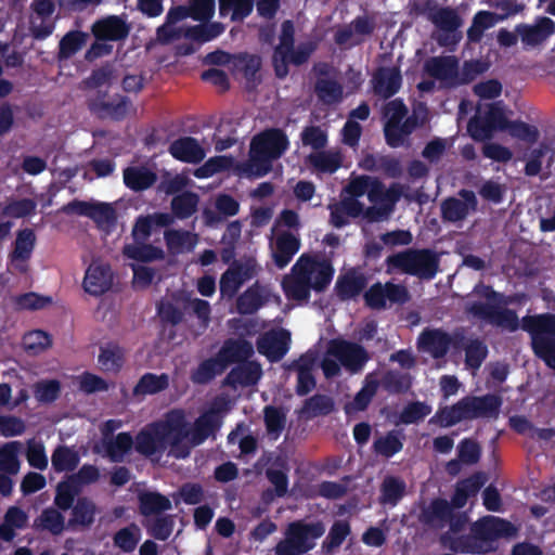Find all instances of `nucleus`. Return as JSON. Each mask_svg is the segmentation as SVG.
<instances>
[{
  "mask_svg": "<svg viewBox=\"0 0 555 555\" xmlns=\"http://www.w3.org/2000/svg\"><path fill=\"white\" fill-rule=\"evenodd\" d=\"M516 534L517 528L511 521L489 515L473 522L467 534L442 533L440 544L454 553L486 555L498 550L500 539H511Z\"/></svg>",
  "mask_w": 555,
  "mask_h": 555,
  "instance_id": "1",
  "label": "nucleus"
},
{
  "mask_svg": "<svg viewBox=\"0 0 555 555\" xmlns=\"http://www.w3.org/2000/svg\"><path fill=\"white\" fill-rule=\"evenodd\" d=\"M474 293L487 299L488 302H472L467 308L468 313L509 332H516L519 328L518 315L515 310L506 308L511 300L503 293L494 291L492 286L482 282L474 287Z\"/></svg>",
  "mask_w": 555,
  "mask_h": 555,
  "instance_id": "2",
  "label": "nucleus"
},
{
  "mask_svg": "<svg viewBox=\"0 0 555 555\" xmlns=\"http://www.w3.org/2000/svg\"><path fill=\"white\" fill-rule=\"evenodd\" d=\"M387 274H406L421 281H431L440 268V255L431 248L409 247L385 259Z\"/></svg>",
  "mask_w": 555,
  "mask_h": 555,
  "instance_id": "3",
  "label": "nucleus"
},
{
  "mask_svg": "<svg viewBox=\"0 0 555 555\" xmlns=\"http://www.w3.org/2000/svg\"><path fill=\"white\" fill-rule=\"evenodd\" d=\"M313 41L300 42L295 47V26L293 21L286 20L281 25L279 43L272 53V67L279 79H284L289 74V65L301 66L306 64L315 51Z\"/></svg>",
  "mask_w": 555,
  "mask_h": 555,
  "instance_id": "4",
  "label": "nucleus"
},
{
  "mask_svg": "<svg viewBox=\"0 0 555 555\" xmlns=\"http://www.w3.org/2000/svg\"><path fill=\"white\" fill-rule=\"evenodd\" d=\"M521 327L530 335L534 356L555 371V313L524 317Z\"/></svg>",
  "mask_w": 555,
  "mask_h": 555,
  "instance_id": "5",
  "label": "nucleus"
},
{
  "mask_svg": "<svg viewBox=\"0 0 555 555\" xmlns=\"http://www.w3.org/2000/svg\"><path fill=\"white\" fill-rule=\"evenodd\" d=\"M408 113V106L402 99L391 100L384 105V137L388 146H403L414 130L422 126L415 114L409 116Z\"/></svg>",
  "mask_w": 555,
  "mask_h": 555,
  "instance_id": "6",
  "label": "nucleus"
},
{
  "mask_svg": "<svg viewBox=\"0 0 555 555\" xmlns=\"http://www.w3.org/2000/svg\"><path fill=\"white\" fill-rule=\"evenodd\" d=\"M325 532L322 521L295 520L287 525L284 538L274 546V555H304L314 548L315 540Z\"/></svg>",
  "mask_w": 555,
  "mask_h": 555,
  "instance_id": "7",
  "label": "nucleus"
},
{
  "mask_svg": "<svg viewBox=\"0 0 555 555\" xmlns=\"http://www.w3.org/2000/svg\"><path fill=\"white\" fill-rule=\"evenodd\" d=\"M289 140L280 128H269L256 134L250 142V158L262 167L261 175L269 171L271 163L288 150Z\"/></svg>",
  "mask_w": 555,
  "mask_h": 555,
  "instance_id": "8",
  "label": "nucleus"
},
{
  "mask_svg": "<svg viewBox=\"0 0 555 555\" xmlns=\"http://www.w3.org/2000/svg\"><path fill=\"white\" fill-rule=\"evenodd\" d=\"M61 211L65 215L88 217L96 223L99 229L106 232L113 231L117 223L116 210L109 203L73 199L63 205Z\"/></svg>",
  "mask_w": 555,
  "mask_h": 555,
  "instance_id": "9",
  "label": "nucleus"
},
{
  "mask_svg": "<svg viewBox=\"0 0 555 555\" xmlns=\"http://www.w3.org/2000/svg\"><path fill=\"white\" fill-rule=\"evenodd\" d=\"M326 353L338 360L351 374L361 372L370 360V354L362 345L343 338L330 339Z\"/></svg>",
  "mask_w": 555,
  "mask_h": 555,
  "instance_id": "10",
  "label": "nucleus"
},
{
  "mask_svg": "<svg viewBox=\"0 0 555 555\" xmlns=\"http://www.w3.org/2000/svg\"><path fill=\"white\" fill-rule=\"evenodd\" d=\"M89 109L100 118H109L115 121L124 120L130 109L132 102L128 96L115 94L107 98V94L99 92V94L89 100Z\"/></svg>",
  "mask_w": 555,
  "mask_h": 555,
  "instance_id": "11",
  "label": "nucleus"
},
{
  "mask_svg": "<svg viewBox=\"0 0 555 555\" xmlns=\"http://www.w3.org/2000/svg\"><path fill=\"white\" fill-rule=\"evenodd\" d=\"M223 424V416L218 409L210 408L195 418L188 431V441L193 447L203 444L208 438L215 439Z\"/></svg>",
  "mask_w": 555,
  "mask_h": 555,
  "instance_id": "12",
  "label": "nucleus"
},
{
  "mask_svg": "<svg viewBox=\"0 0 555 555\" xmlns=\"http://www.w3.org/2000/svg\"><path fill=\"white\" fill-rule=\"evenodd\" d=\"M459 195L461 198L450 196L442 201L440 210L443 221L452 223L463 221L470 211L477 209L478 201L473 191L463 189Z\"/></svg>",
  "mask_w": 555,
  "mask_h": 555,
  "instance_id": "13",
  "label": "nucleus"
},
{
  "mask_svg": "<svg viewBox=\"0 0 555 555\" xmlns=\"http://www.w3.org/2000/svg\"><path fill=\"white\" fill-rule=\"evenodd\" d=\"M131 31V25L122 15H107L96 20L91 33L98 41H124Z\"/></svg>",
  "mask_w": 555,
  "mask_h": 555,
  "instance_id": "14",
  "label": "nucleus"
},
{
  "mask_svg": "<svg viewBox=\"0 0 555 555\" xmlns=\"http://www.w3.org/2000/svg\"><path fill=\"white\" fill-rule=\"evenodd\" d=\"M255 273V264L250 260L244 263L234 261L221 274L219 282L221 295L227 298L234 297L242 285L250 280Z\"/></svg>",
  "mask_w": 555,
  "mask_h": 555,
  "instance_id": "15",
  "label": "nucleus"
},
{
  "mask_svg": "<svg viewBox=\"0 0 555 555\" xmlns=\"http://www.w3.org/2000/svg\"><path fill=\"white\" fill-rule=\"evenodd\" d=\"M515 33L520 37L526 49L535 48L555 34V22L550 17L540 16L533 25L525 23L516 25Z\"/></svg>",
  "mask_w": 555,
  "mask_h": 555,
  "instance_id": "16",
  "label": "nucleus"
},
{
  "mask_svg": "<svg viewBox=\"0 0 555 555\" xmlns=\"http://www.w3.org/2000/svg\"><path fill=\"white\" fill-rule=\"evenodd\" d=\"M449 333L441 327H425L416 339L420 351L430 354L433 359L444 358L449 352Z\"/></svg>",
  "mask_w": 555,
  "mask_h": 555,
  "instance_id": "17",
  "label": "nucleus"
},
{
  "mask_svg": "<svg viewBox=\"0 0 555 555\" xmlns=\"http://www.w3.org/2000/svg\"><path fill=\"white\" fill-rule=\"evenodd\" d=\"M291 334L286 330L272 331L257 339L258 352L272 362L281 361L289 350Z\"/></svg>",
  "mask_w": 555,
  "mask_h": 555,
  "instance_id": "18",
  "label": "nucleus"
},
{
  "mask_svg": "<svg viewBox=\"0 0 555 555\" xmlns=\"http://www.w3.org/2000/svg\"><path fill=\"white\" fill-rule=\"evenodd\" d=\"M367 283L369 280L363 272L358 268H350L338 275L334 291L341 301H347L360 296Z\"/></svg>",
  "mask_w": 555,
  "mask_h": 555,
  "instance_id": "19",
  "label": "nucleus"
},
{
  "mask_svg": "<svg viewBox=\"0 0 555 555\" xmlns=\"http://www.w3.org/2000/svg\"><path fill=\"white\" fill-rule=\"evenodd\" d=\"M373 91L383 99H390L402 87L401 70L397 66H380L372 76Z\"/></svg>",
  "mask_w": 555,
  "mask_h": 555,
  "instance_id": "20",
  "label": "nucleus"
},
{
  "mask_svg": "<svg viewBox=\"0 0 555 555\" xmlns=\"http://www.w3.org/2000/svg\"><path fill=\"white\" fill-rule=\"evenodd\" d=\"M133 441L135 451L146 457L163 453L168 447V441H166L164 434L159 430L155 422L142 428L137 434L135 440Z\"/></svg>",
  "mask_w": 555,
  "mask_h": 555,
  "instance_id": "21",
  "label": "nucleus"
},
{
  "mask_svg": "<svg viewBox=\"0 0 555 555\" xmlns=\"http://www.w3.org/2000/svg\"><path fill=\"white\" fill-rule=\"evenodd\" d=\"M464 400L468 409V420L498 418L503 403L502 398L494 393L466 396Z\"/></svg>",
  "mask_w": 555,
  "mask_h": 555,
  "instance_id": "22",
  "label": "nucleus"
},
{
  "mask_svg": "<svg viewBox=\"0 0 555 555\" xmlns=\"http://www.w3.org/2000/svg\"><path fill=\"white\" fill-rule=\"evenodd\" d=\"M424 72L431 78L455 86L459 61L453 55L431 56L424 62Z\"/></svg>",
  "mask_w": 555,
  "mask_h": 555,
  "instance_id": "23",
  "label": "nucleus"
},
{
  "mask_svg": "<svg viewBox=\"0 0 555 555\" xmlns=\"http://www.w3.org/2000/svg\"><path fill=\"white\" fill-rule=\"evenodd\" d=\"M113 285V272L109 264L91 263L83 279V289L92 296H101L111 289Z\"/></svg>",
  "mask_w": 555,
  "mask_h": 555,
  "instance_id": "24",
  "label": "nucleus"
},
{
  "mask_svg": "<svg viewBox=\"0 0 555 555\" xmlns=\"http://www.w3.org/2000/svg\"><path fill=\"white\" fill-rule=\"evenodd\" d=\"M255 353L253 344L243 338H227L220 347L217 356L219 360L225 365V369L231 364H240L246 362Z\"/></svg>",
  "mask_w": 555,
  "mask_h": 555,
  "instance_id": "25",
  "label": "nucleus"
},
{
  "mask_svg": "<svg viewBox=\"0 0 555 555\" xmlns=\"http://www.w3.org/2000/svg\"><path fill=\"white\" fill-rule=\"evenodd\" d=\"M215 210L205 209L203 218L205 224L210 228H216L223 223L228 217L236 216L240 211V203L232 195L220 193L215 199Z\"/></svg>",
  "mask_w": 555,
  "mask_h": 555,
  "instance_id": "26",
  "label": "nucleus"
},
{
  "mask_svg": "<svg viewBox=\"0 0 555 555\" xmlns=\"http://www.w3.org/2000/svg\"><path fill=\"white\" fill-rule=\"evenodd\" d=\"M262 376L261 365L257 361L240 363L234 366L225 376L223 384L232 388L237 386L250 387L258 384Z\"/></svg>",
  "mask_w": 555,
  "mask_h": 555,
  "instance_id": "27",
  "label": "nucleus"
},
{
  "mask_svg": "<svg viewBox=\"0 0 555 555\" xmlns=\"http://www.w3.org/2000/svg\"><path fill=\"white\" fill-rule=\"evenodd\" d=\"M172 216L167 212H154L151 215H141L135 219L132 228V238L134 243H145L154 228H165L172 223Z\"/></svg>",
  "mask_w": 555,
  "mask_h": 555,
  "instance_id": "28",
  "label": "nucleus"
},
{
  "mask_svg": "<svg viewBox=\"0 0 555 555\" xmlns=\"http://www.w3.org/2000/svg\"><path fill=\"white\" fill-rule=\"evenodd\" d=\"M35 245L36 234L33 229L26 228L17 232L10 258L20 272H26L27 266L25 263L30 259Z\"/></svg>",
  "mask_w": 555,
  "mask_h": 555,
  "instance_id": "29",
  "label": "nucleus"
},
{
  "mask_svg": "<svg viewBox=\"0 0 555 555\" xmlns=\"http://www.w3.org/2000/svg\"><path fill=\"white\" fill-rule=\"evenodd\" d=\"M168 151L177 160L189 164H198L206 156L205 150L193 137H181L172 141Z\"/></svg>",
  "mask_w": 555,
  "mask_h": 555,
  "instance_id": "30",
  "label": "nucleus"
},
{
  "mask_svg": "<svg viewBox=\"0 0 555 555\" xmlns=\"http://www.w3.org/2000/svg\"><path fill=\"white\" fill-rule=\"evenodd\" d=\"M452 514V505L442 498L433 499L428 505L422 507L418 519L431 528H442Z\"/></svg>",
  "mask_w": 555,
  "mask_h": 555,
  "instance_id": "31",
  "label": "nucleus"
},
{
  "mask_svg": "<svg viewBox=\"0 0 555 555\" xmlns=\"http://www.w3.org/2000/svg\"><path fill=\"white\" fill-rule=\"evenodd\" d=\"M360 167L371 172H382L388 178H399L402 166L399 159L390 155L366 154L360 162Z\"/></svg>",
  "mask_w": 555,
  "mask_h": 555,
  "instance_id": "32",
  "label": "nucleus"
},
{
  "mask_svg": "<svg viewBox=\"0 0 555 555\" xmlns=\"http://www.w3.org/2000/svg\"><path fill=\"white\" fill-rule=\"evenodd\" d=\"M376 28L374 16L359 15L348 26L339 28L334 35V41L338 46H344L356 36H371Z\"/></svg>",
  "mask_w": 555,
  "mask_h": 555,
  "instance_id": "33",
  "label": "nucleus"
},
{
  "mask_svg": "<svg viewBox=\"0 0 555 555\" xmlns=\"http://www.w3.org/2000/svg\"><path fill=\"white\" fill-rule=\"evenodd\" d=\"M70 509V517L67 521L69 529H76L78 527L89 528L93 525L98 507L90 498L79 496Z\"/></svg>",
  "mask_w": 555,
  "mask_h": 555,
  "instance_id": "34",
  "label": "nucleus"
},
{
  "mask_svg": "<svg viewBox=\"0 0 555 555\" xmlns=\"http://www.w3.org/2000/svg\"><path fill=\"white\" fill-rule=\"evenodd\" d=\"M300 240L292 232H282L276 236L273 260L278 268H285L298 253Z\"/></svg>",
  "mask_w": 555,
  "mask_h": 555,
  "instance_id": "35",
  "label": "nucleus"
},
{
  "mask_svg": "<svg viewBox=\"0 0 555 555\" xmlns=\"http://www.w3.org/2000/svg\"><path fill=\"white\" fill-rule=\"evenodd\" d=\"M467 410L466 402L464 398H462L452 405L440 406L428 423L442 428L452 427L464 420H468Z\"/></svg>",
  "mask_w": 555,
  "mask_h": 555,
  "instance_id": "36",
  "label": "nucleus"
},
{
  "mask_svg": "<svg viewBox=\"0 0 555 555\" xmlns=\"http://www.w3.org/2000/svg\"><path fill=\"white\" fill-rule=\"evenodd\" d=\"M133 443V438L128 431H122L115 437L102 440L105 455L113 463L124 462L126 455L132 450Z\"/></svg>",
  "mask_w": 555,
  "mask_h": 555,
  "instance_id": "37",
  "label": "nucleus"
},
{
  "mask_svg": "<svg viewBox=\"0 0 555 555\" xmlns=\"http://www.w3.org/2000/svg\"><path fill=\"white\" fill-rule=\"evenodd\" d=\"M405 436L402 430L392 429L384 436L377 437L372 446V451L376 455L390 459L403 449Z\"/></svg>",
  "mask_w": 555,
  "mask_h": 555,
  "instance_id": "38",
  "label": "nucleus"
},
{
  "mask_svg": "<svg viewBox=\"0 0 555 555\" xmlns=\"http://www.w3.org/2000/svg\"><path fill=\"white\" fill-rule=\"evenodd\" d=\"M266 302L262 287L255 282L247 287L236 299V311L242 315L256 313Z\"/></svg>",
  "mask_w": 555,
  "mask_h": 555,
  "instance_id": "39",
  "label": "nucleus"
},
{
  "mask_svg": "<svg viewBox=\"0 0 555 555\" xmlns=\"http://www.w3.org/2000/svg\"><path fill=\"white\" fill-rule=\"evenodd\" d=\"M156 180V173L143 166L128 167L124 170V183L128 189L134 192H142L150 189Z\"/></svg>",
  "mask_w": 555,
  "mask_h": 555,
  "instance_id": "40",
  "label": "nucleus"
},
{
  "mask_svg": "<svg viewBox=\"0 0 555 555\" xmlns=\"http://www.w3.org/2000/svg\"><path fill=\"white\" fill-rule=\"evenodd\" d=\"M334 408L335 403L333 398L327 395L315 393L305 400L299 415L306 420H311L331 414Z\"/></svg>",
  "mask_w": 555,
  "mask_h": 555,
  "instance_id": "41",
  "label": "nucleus"
},
{
  "mask_svg": "<svg viewBox=\"0 0 555 555\" xmlns=\"http://www.w3.org/2000/svg\"><path fill=\"white\" fill-rule=\"evenodd\" d=\"M139 512L142 516L160 514L171 508L170 500L156 491H144L138 495Z\"/></svg>",
  "mask_w": 555,
  "mask_h": 555,
  "instance_id": "42",
  "label": "nucleus"
},
{
  "mask_svg": "<svg viewBox=\"0 0 555 555\" xmlns=\"http://www.w3.org/2000/svg\"><path fill=\"white\" fill-rule=\"evenodd\" d=\"M378 386V380L372 378L371 374L367 375L365 377L363 387L356 393L353 400L346 403V414L365 411L369 408L370 403L372 402V399L376 395Z\"/></svg>",
  "mask_w": 555,
  "mask_h": 555,
  "instance_id": "43",
  "label": "nucleus"
},
{
  "mask_svg": "<svg viewBox=\"0 0 555 555\" xmlns=\"http://www.w3.org/2000/svg\"><path fill=\"white\" fill-rule=\"evenodd\" d=\"M122 254L128 259L138 262H152L165 258V251L160 247L146 243L126 244L122 248Z\"/></svg>",
  "mask_w": 555,
  "mask_h": 555,
  "instance_id": "44",
  "label": "nucleus"
},
{
  "mask_svg": "<svg viewBox=\"0 0 555 555\" xmlns=\"http://www.w3.org/2000/svg\"><path fill=\"white\" fill-rule=\"evenodd\" d=\"M159 430L164 434L166 441L171 437H186L188 438V424L185 416L181 410H172L167 414L165 421L155 422Z\"/></svg>",
  "mask_w": 555,
  "mask_h": 555,
  "instance_id": "45",
  "label": "nucleus"
},
{
  "mask_svg": "<svg viewBox=\"0 0 555 555\" xmlns=\"http://www.w3.org/2000/svg\"><path fill=\"white\" fill-rule=\"evenodd\" d=\"M225 365L219 360V357H210L202 361L191 373V380L197 385H206L216 376L225 371Z\"/></svg>",
  "mask_w": 555,
  "mask_h": 555,
  "instance_id": "46",
  "label": "nucleus"
},
{
  "mask_svg": "<svg viewBox=\"0 0 555 555\" xmlns=\"http://www.w3.org/2000/svg\"><path fill=\"white\" fill-rule=\"evenodd\" d=\"M405 482L396 476H386L380 485L379 503L396 506L405 494Z\"/></svg>",
  "mask_w": 555,
  "mask_h": 555,
  "instance_id": "47",
  "label": "nucleus"
},
{
  "mask_svg": "<svg viewBox=\"0 0 555 555\" xmlns=\"http://www.w3.org/2000/svg\"><path fill=\"white\" fill-rule=\"evenodd\" d=\"M307 160L315 170L323 173H334L343 164V157L338 151H320L311 153L307 157Z\"/></svg>",
  "mask_w": 555,
  "mask_h": 555,
  "instance_id": "48",
  "label": "nucleus"
},
{
  "mask_svg": "<svg viewBox=\"0 0 555 555\" xmlns=\"http://www.w3.org/2000/svg\"><path fill=\"white\" fill-rule=\"evenodd\" d=\"M169 386V377L167 374L162 373L156 375L154 373L143 374L133 388V396L155 395L164 391Z\"/></svg>",
  "mask_w": 555,
  "mask_h": 555,
  "instance_id": "49",
  "label": "nucleus"
},
{
  "mask_svg": "<svg viewBox=\"0 0 555 555\" xmlns=\"http://www.w3.org/2000/svg\"><path fill=\"white\" fill-rule=\"evenodd\" d=\"M98 361L104 371L119 372L125 362L124 349L113 343L102 346Z\"/></svg>",
  "mask_w": 555,
  "mask_h": 555,
  "instance_id": "50",
  "label": "nucleus"
},
{
  "mask_svg": "<svg viewBox=\"0 0 555 555\" xmlns=\"http://www.w3.org/2000/svg\"><path fill=\"white\" fill-rule=\"evenodd\" d=\"M79 461V454L67 446H57L51 456L52 467L56 473L73 472Z\"/></svg>",
  "mask_w": 555,
  "mask_h": 555,
  "instance_id": "51",
  "label": "nucleus"
},
{
  "mask_svg": "<svg viewBox=\"0 0 555 555\" xmlns=\"http://www.w3.org/2000/svg\"><path fill=\"white\" fill-rule=\"evenodd\" d=\"M34 527L51 532L54 535L61 534L65 529V518L62 513L53 507L44 508L35 520Z\"/></svg>",
  "mask_w": 555,
  "mask_h": 555,
  "instance_id": "52",
  "label": "nucleus"
},
{
  "mask_svg": "<svg viewBox=\"0 0 555 555\" xmlns=\"http://www.w3.org/2000/svg\"><path fill=\"white\" fill-rule=\"evenodd\" d=\"M318 99L325 104L338 103L343 99V86L335 79L318 78L314 85Z\"/></svg>",
  "mask_w": 555,
  "mask_h": 555,
  "instance_id": "53",
  "label": "nucleus"
},
{
  "mask_svg": "<svg viewBox=\"0 0 555 555\" xmlns=\"http://www.w3.org/2000/svg\"><path fill=\"white\" fill-rule=\"evenodd\" d=\"M283 291L287 298L297 301H308L312 289L311 281L306 276H292L283 281Z\"/></svg>",
  "mask_w": 555,
  "mask_h": 555,
  "instance_id": "54",
  "label": "nucleus"
},
{
  "mask_svg": "<svg viewBox=\"0 0 555 555\" xmlns=\"http://www.w3.org/2000/svg\"><path fill=\"white\" fill-rule=\"evenodd\" d=\"M430 21L439 30L447 31L457 30L463 24L457 11L450 7L438 8L430 15Z\"/></svg>",
  "mask_w": 555,
  "mask_h": 555,
  "instance_id": "55",
  "label": "nucleus"
},
{
  "mask_svg": "<svg viewBox=\"0 0 555 555\" xmlns=\"http://www.w3.org/2000/svg\"><path fill=\"white\" fill-rule=\"evenodd\" d=\"M77 485L67 476L56 486L54 504L61 511H68L74 506L76 496L80 493Z\"/></svg>",
  "mask_w": 555,
  "mask_h": 555,
  "instance_id": "56",
  "label": "nucleus"
},
{
  "mask_svg": "<svg viewBox=\"0 0 555 555\" xmlns=\"http://www.w3.org/2000/svg\"><path fill=\"white\" fill-rule=\"evenodd\" d=\"M223 31V24L214 22L188 27L184 33V37L190 40L204 43L219 37Z\"/></svg>",
  "mask_w": 555,
  "mask_h": 555,
  "instance_id": "57",
  "label": "nucleus"
},
{
  "mask_svg": "<svg viewBox=\"0 0 555 555\" xmlns=\"http://www.w3.org/2000/svg\"><path fill=\"white\" fill-rule=\"evenodd\" d=\"M351 529L350 525L346 520H336L330 531L327 537L322 543V550L326 555H331L334 550L338 548L346 538L350 534Z\"/></svg>",
  "mask_w": 555,
  "mask_h": 555,
  "instance_id": "58",
  "label": "nucleus"
},
{
  "mask_svg": "<svg viewBox=\"0 0 555 555\" xmlns=\"http://www.w3.org/2000/svg\"><path fill=\"white\" fill-rule=\"evenodd\" d=\"M382 385L389 393H405L412 387V376L409 373L390 370L384 374Z\"/></svg>",
  "mask_w": 555,
  "mask_h": 555,
  "instance_id": "59",
  "label": "nucleus"
},
{
  "mask_svg": "<svg viewBox=\"0 0 555 555\" xmlns=\"http://www.w3.org/2000/svg\"><path fill=\"white\" fill-rule=\"evenodd\" d=\"M465 365L472 370H478L488 357V346L480 338L469 339L465 347Z\"/></svg>",
  "mask_w": 555,
  "mask_h": 555,
  "instance_id": "60",
  "label": "nucleus"
},
{
  "mask_svg": "<svg viewBox=\"0 0 555 555\" xmlns=\"http://www.w3.org/2000/svg\"><path fill=\"white\" fill-rule=\"evenodd\" d=\"M198 196L193 192H184L177 195L171 201V210L178 219L190 218L197 208Z\"/></svg>",
  "mask_w": 555,
  "mask_h": 555,
  "instance_id": "61",
  "label": "nucleus"
},
{
  "mask_svg": "<svg viewBox=\"0 0 555 555\" xmlns=\"http://www.w3.org/2000/svg\"><path fill=\"white\" fill-rule=\"evenodd\" d=\"M254 9L253 0H219V13L225 16L231 12L232 21H243Z\"/></svg>",
  "mask_w": 555,
  "mask_h": 555,
  "instance_id": "62",
  "label": "nucleus"
},
{
  "mask_svg": "<svg viewBox=\"0 0 555 555\" xmlns=\"http://www.w3.org/2000/svg\"><path fill=\"white\" fill-rule=\"evenodd\" d=\"M431 406L424 401L406 403L399 414V423L404 425L417 424L431 413Z\"/></svg>",
  "mask_w": 555,
  "mask_h": 555,
  "instance_id": "63",
  "label": "nucleus"
},
{
  "mask_svg": "<svg viewBox=\"0 0 555 555\" xmlns=\"http://www.w3.org/2000/svg\"><path fill=\"white\" fill-rule=\"evenodd\" d=\"M51 345V336L42 330H34L23 336V347L28 353L38 354Z\"/></svg>",
  "mask_w": 555,
  "mask_h": 555,
  "instance_id": "64",
  "label": "nucleus"
}]
</instances>
